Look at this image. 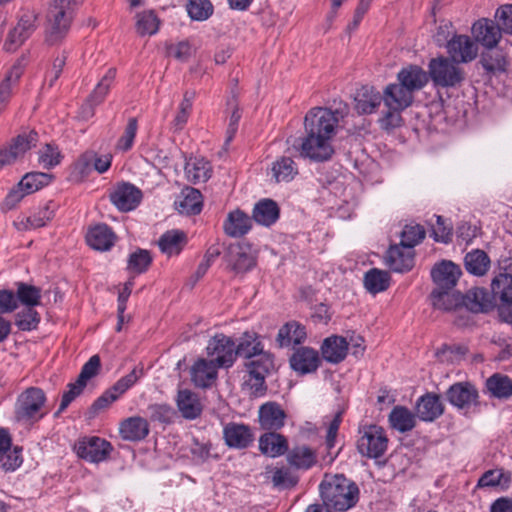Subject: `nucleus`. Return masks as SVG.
<instances>
[{
    "label": "nucleus",
    "instance_id": "c03bdc74",
    "mask_svg": "<svg viewBox=\"0 0 512 512\" xmlns=\"http://www.w3.org/2000/svg\"><path fill=\"white\" fill-rule=\"evenodd\" d=\"M390 274L387 271L372 268L363 279L365 289L373 295L386 291L390 286Z\"/></svg>",
    "mask_w": 512,
    "mask_h": 512
},
{
    "label": "nucleus",
    "instance_id": "ddd939ff",
    "mask_svg": "<svg viewBox=\"0 0 512 512\" xmlns=\"http://www.w3.org/2000/svg\"><path fill=\"white\" fill-rule=\"evenodd\" d=\"M76 453L91 463L105 461L113 450L110 442L97 436L84 437L75 445Z\"/></svg>",
    "mask_w": 512,
    "mask_h": 512
},
{
    "label": "nucleus",
    "instance_id": "680f3d73",
    "mask_svg": "<svg viewBox=\"0 0 512 512\" xmlns=\"http://www.w3.org/2000/svg\"><path fill=\"white\" fill-rule=\"evenodd\" d=\"M152 421L160 423H171L176 414L175 410L168 404H154L148 407Z\"/></svg>",
    "mask_w": 512,
    "mask_h": 512
},
{
    "label": "nucleus",
    "instance_id": "7c9ffc66",
    "mask_svg": "<svg viewBox=\"0 0 512 512\" xmlns=\"http://www.w3.org/2000/svg\"><path fill=\"white\" fill-rule=\"evenodd\" d=\"M397 80L401 86L414 94L428 83L429 77L420 66L409 65L398 72Z\"/></svg>",
    "mask_w": 512,
    "mask_h": 512
},
{
    "label": "nucleus",
    "instance_id": "a878e982",
    "mask_svg": "<svg viewBox=\"0 0 512 512\" xmlns=\"http://www.w3.org/2000/svg\"><path fill=\"white\" fill-rule=\"evenodd\" d=\"M176 210L184 215H197L203 207L201 192L193 187H184L174 202Z\"/></svg>",
    "mask_w": 512,
    "mask_h": 512
},
{
    "label": "nucleus",
    "instance_id": "de8ad7c7",
    "mask_svg": "<svg viewBox=\"0 0 512 512\" xmlns=\"http://www.w3.org/2000/svg\"><path fill=\"white\" fill-rule=\"evenodd\" d=\"M56 205L53 202L45 204L32 216L17 223L18 229H36L46 225L54 217Z\"/></svg>",
    "mask_w": 512,
    "mask_h": 512
},
{
    "label": "nucleus",
    "instance_id": "69168bd1",
    "mask_svg": "<svg viewBox=\"0 0 512 512\" xmlns=\"http://www.w3.org/2000/svg\"><path fill=\"white\" fill-rule=\"evenodd\" d=\"M101 368V360L99 355H93L90 359L82 366L80 374L77 379L81 383L87 385L88 380L95 377Z\"/></svg>",
    "mask_w": 512,
    "mask_h": 512
},
{
    "label": "nucleus",
    "instance_id": "8fccbe9b",
    "mask_svg": "<svg viewBox=\"0 0 512 512\" xmlns=\"http://www.w3.org/2000/svg\"><path fill=\"white\" fill-rule=\"evenodd\" d=\"M22 74V69L20 66H13L10 71L7 73L5 78L0 83V113L7 106L11 94L12 88L15 86Z\"/></svg>",
    "mask_w": 512,
    "mask_h": 512
},
{
    "label": "nucleus",
    "instance_id": "72a5a7b5",
    "mask_svg": "<svg viewBox=\"0 0 512 512\" xmlns=\"http://www.w3.org/2000/svg\"><path fill=\"white\" fill-rule=\"evenodd\" d=\"M259 449L264 455L272 458L287 455L288 441L285 436L271 431L259 438Z\"/></svg>",
    "mask_w": 512,
    "mask_h": 512
},
{
    "label": "nucleus",
    "instance_id": "b1692460",
    "mask_svg": "<svg viewBox=\"0 0 512 512\" xmlns=\"http://www.w3.org/2000/svg\"><path fill=\"white\" fill-rule=\"evenodd\" d=\"M429 301L434 309L449 312L461 307V293L455 288L436 286L429 295Z\"/></svg>",
    "mask_w": 512,
    "mask_h": 512
},
{
    "label": "nucleus",
    "instance_id": "393cba45",
    "mask_svg": "<svg viewBox=\"0 0 512 512\" xmlns=\"http://www.w3.org/2000/svg\"><path fill=\"white\" fill-rule=\"evenodd\" d=\"M348 347L346 338L338 335L329 336L323 340L320 347L322 359L331 364H339L346 358Z\"/></svg>",
    "mask_w": 512,
    "mask_h": 512
},
{
    "label": "nucleus",
    "instance_id": "473e14b6",
    "mask_svg": "<svg viewBox=\"0 0 512 512\" xmlns=\"http://www.w3.org/2000/svg\"><path fill=\"white\" fill-rule=\"evenodd\" d=\"M184 171L189 182L193 184L205 183L211 178L212 166L204 158L191 157L186 161Z\"/></svg>",
    "mask_w": 512,
    "mask_h": 512
},
{
    "label": "nucleus",
    "instance_id": "1a4fd4ad",
    "mask_svg": "<svg viewBox=\"0 0 512 512\" xmlns=\"http://www.w3.org/2000/svg\"><path fill=\"white\" fill-rule=\"evenodd\" d=\"M207 359L219 368L232 367L237 359L236 342L232 337L217 333L211 337L205 348Z\"/></svg>",
    "mask_w": 512,
    "mask_h": 512
},
{
    "label": "nucleus",
    "instance_id": "c756f323",
    "mask_svg": "<svg viewBox=\"0 0 512 512\" xmlns=\"http://www.w3.org/2000/svg\"><path fill=\"white\" fill-rule=\"evenodd\" d=\"M116 76V69L110 68L96 85L88 98V104L83 106V117L88 118L94 114V106L103 102L112 86Z\"/></svg>",
    "mask_w": 512,
    "mask_h": 512
},
{
    "label": "nucleus",
    "instance_id": "f8f14e48",
    "mask_svg": "<svg viewBox=\"0 0 512 512\" xmlns=\"http://www.w3.org/2000/svg\"><path fill=\"white\" fill-rule=\"evenodd\" d=\"M39 141V135L35 130L23 132L13 138L9 145L0 148V169L13 164L28 150L35 147Z\"/></svg>",
    "mask_w": 512,
    "mask_h": 512
},
{
    "label": "nucleus",
    "instance_id": "0e129e2a",
    "mask_svg": "<svg viewBox=\"0 0 512 512\" xmlns=\"http://www.w3.org/2000/svg\"><path fill=\"white\" fill-rule=\"evenodd\" d=\"M120 396L113 390L112 387L107 389L101 396H99L89 408V413L92 416L99 414L102 410L109 407Z\"/></svg>",
    "mask_w": 512,
    "mask_h": 512
},
{
    "label": "nucleus",
    "instance_id": "a211bd4d",
    "mask_svg": "<svg viewBox=\"0 0 512 512\" xmlns=\"http://www.w3.org/2000/svg\"><path fill=\"white\" fill-rule=\"evenodd\" d=\"M286 460L290 467L307 471L318 463L317 450L306 444H294L288 449Z\"/></svg>",
    "mask_w": 512,
    "mask_h": 512
},
{
    "label": "nucleus",
    "instance_id": "774afa93",
    "mask_svg": "<svg viewBox=\"0 0 512 512\" xmlns=\"http://www.w3.org/2000/svg\"><path fill=\"white\" fill-rule=\"evenodd\" d=\"M495 18L501 31L512 34V5H504L496 11Z\"/></svg>",
    "mask_w": 512,
    "mask_h": 512
},
{
    "label": "nucleus",
    "instance_id": "ea45409f",
    "mask_svg": "<svg viewBox=\"0 0 512 512\" xmlns=\"http://www.w3.org/2000/svg\"><path fill=\"white\" fill-rule=\"evenodd\" d=\"M187 244V235L182 230H168L158 240V246L162 253L178 255Z\"/></svg>",
    "mask_w": 512,
    "mask_h": 512
},
{
    "label": "nucleus",
    "instance_id": "6ab92c4d",
    "mask_svg": "<svg viewBox=\"0 0 512 512\" xmlns=\"http://www.w3.org/2000/svg\"><path fill=\"white\" fill-rule=\"evenodd\" d=\"M218 369L211 360L206 358L197 359L190 368L191 381L195 387L211 388L218 377Z\"/></svg>",
    "mask_w": 512,
    "mask_h": 512
},
{
    "label": "nucleus",
    "instance_id": "c85d7f7f",
    "mask_svg": "<svg viewBox=\"0 0 512 512\" xmlns=\"http://www.w3.org/2000/svg\"><path fill=\"white\" fill-rule=\"evenodd\" d=\"M286 413L276 402H267L259 408V423L269 431H277L285 424Z\"/></svg>",
    "mask_w": 512,
    "mask_h": 512
},
{
    "label": "nucleus",
    "instance_id": "c9c22d12",
    "mask_svg": "<svg viewBox=\"0 0 512 512\" xmlns=\"http://www.w3.org/2000/svg\"><path fill=\"white\" fill-rule=\"evenodd\" d=\"M382 101V94L374 87L362 86L355 96V108L360 114H371Z\"/></svg>",
    "mask_w": 512,
    "mask_h": 512
},
{
    "label": "nucleus",
    "instance_id": "dca6fc26",
    "mask_svg": "<svg viewBox=\"0 0 512 512\" xmlns=\"http://www.w3.org/2000/svg\"><path fill=\"white\" fill-rule=\"evenodd\" d=\"M450 58L457 63H468L478 54L475 42L466 35H455L447 43Z\"/></svg>",
    "mask_w": 512,
    "mask_h": 512
},
{
    "label": "nucleus",
    "instance_id": "bb28decb",
    "mask_svg": "<svg viewBox=\"0 0 512 512\" xmlns=\"http://www.w3.org/2000/svg\"><path fill=\"white\" fill-rule=\"evenodd\" d=\"M116 240V234L107 224H98L90 228L86 235L87 244L99 252L110 250Z\"/></svg>",
    "mask_w": 512,
    "mask_h": 512
},
{
    "label": "nucleus",
    "instance_id": "5701e85b",
    "mask_svg": "<svg viewBox=\"0 0 512 512\" xmlns=\"http://www.w3.org/2000/svg\"><path fill=\"white\" fill-rule=\"evenodd\" d=\"M473 313L488 312L495 307L491 293L485 288L475 287L461 294V307Z\"/></svg>",
    "mask_w": 512,
    "mask_h": 512
},
{
    "label": "nucleus",
    "instance_id": "49530a36",
    "mask_svg": "<svg viewBox=\"0 0 512 512\" xmlns=\"http://www.w3.org/2000/svg\"><path fill=\"white\" fill-rule=\"evenodd\" d=\"M389 422L395 430L406 433L411 431L415 425V415L404 406H396L389 414Z\"/></svg>",
    "mask_w": 512,
    "mask_h": 512
},
{
    "label": "nucleus",
    "instance_id": "e2e57ef3",
    "mask_svg": "<svg viewBox=\"0 0 512 512\" xmlns=\"http://www.w3.org/2000/svg\"><path fill=\"white\" fill-rule=\"evenodd\" d=\"M222 266L236 274L245 273L256 266V258H224Z\"/></svg>",
    "mask_w": 512,
    "mask_h": 512
},
{
    "label": "nucleus",
    "instance_id": "f257e3e1",
    "mask_svg": "<svg viewBox=\"0 0 512 512\" xmlns=\"http://www.w3.org/2000/svg\"><path fill=\"white\" fill-rule=\"evenodd\" d=\"M347 113L345 104L334 111L323 107L311 108L304 118L306 137L301 141L300 155L317 162L329 160L334 153L331 140L340 119Z\"/></svg>",
    "mask_w": 512,
    "mask_h": 512
},
{
    "label": "nucleus",
    "instance_id": "2f4dec72",
    "mask_svg": "<svg viewBox=\"0 0 512 512\" xmlns=\"http://www.w3.org/2000/svg\"><path fill=\"white\" fill-rule=\"evenodd\" d=\"M252 219L244 211L235 209L228 213L223 223L224 232L231 237H242L251 230Z\"/></svg>",
    "mask_w": 512,
    "mask_h": 512
},
{
    "label": "nucleus",
    "instance_id": "a19ab883",
    "mask_svg": "<svg viewBox=\"0 0 512 512\" xmlns=\"http://www.w3.org/2000/svg\"><path fill=\"white\" fill-rule=\"evenodd\" d=\"M279 213V207L275 201L263 199L255 204L252 218L258 224L270 226L277 221Z\"/></svg>",
    "mask_w": 512,
    "mask_h": 512
},
{
    "label": "nucleus",
    "instance_id": "4d7b16f0",
    "mask_svg": "<svg viewBox=\"0 0 512 512\" xmlns=\"http://www.w3.org/2000/svg\"><path fill=\"white\" fill-rule=\"evenodd\" d=\"M38 154V161L44 169H51L59 165L62 160L61 152L52 143H46Z\"/></svg>",
    "mask_w": 512,
    "mask_h": 512
},
{
    "label": "nucleus",
    "instance_id": "39448f33",
    "mask_svg": "<svg viewBox=\"0 0 512 512\" xmlns=\"http://www.w3.org/2000/svg\"><path fill=\"white\" fill-rule=\"evenodd\" d=\"M45 392L39 387L26 388L15 403V418L24 424H35L47 415Z\"/></svg>",
    "mask_w": 512,
    "mask_h": 512
},
{
    "label": "nucleus",
    "instance_id": "052dcab7",
    "mask_svg": "<svg viewBox=\"0 0 512 512\" xmlns=\"http://www.w3.org/2000/svg\"><path fill=\"white\" fill-rule=\"evenodd\" d=\"M144 375V368L142 365H138L133 368V370L121 377L113 386V390L121 396L128 389H130L141 377Z\"/></svg>",
    "mask_w": 512,
    "mask_h": 512
},
{
    "label": "nucleus",
    "instance_id": "6e6d98bb",
    "mask_svg": "<svg viewBox=\"0 0 512 512\" xmlns=\"http://www.w3.org/2000/svg\"><path fill=\"white\" fill-rule=\"evenodd\" d=\"M186 8L190 18L196 21H204L213 13L210 0H189Z\"/></svg>",
    "mask_w": 512,
    "mask_h": 512
},
{
    "label": "nucleus",
    "instance_id": "79ce46f5",
    "mask_svg": "<svg viewBox=\"0 0 512 512\" xmlns=\"http://www.w3.org/2000/svg\"><path fill=\"white\" fill-rule=\"evenodd\" d=\"M480 63L482 67L489 73L504 72L508 66L507 54L503 48H487L481 54Z\"/></svg>",
    "mask_w": 512,
    "mask_h": 512
},
{
    "label": "nucleus",
    "instance_id": "13d9d810",
    "mask_svg": "<svg viewBox=\"0 0 512 512\" xmlns=\"http://www.w3.org/2000/svg\"><path fill=\"white\" fill-rule=\"evenodd\" d=\"M159 20L152 11L143 12L137 15L136 30L138 34L153 35L158 31Z\"/></svg>",
    "mask_w": 512,
    "mask_h": 512
},
{
    "label": "nucleus",
    "instance_id": "5fc2aeb1",
    "mask_svg": "<svg viewBox=\"0 0 512 512\" xmlns=\"http://www.w3.org/2000/svg\"><path fill=\"white\" fill-rule=\"evenodd\" d=\"M52 179V174L44 172H30L23 176L20 181V186H24L25 192L31 194L48 185Z\"/></svg>",
    "mask_w": 512,
    "mask_h": 512
},
{
    "label": "nucleus",
    "instance_id": "20e7f679",
    "mask_svg": "<svg viewBox=\"0 0 512 512\" xmlns=\"http://www.w3.org/2000/svg\"><path fill=\"white\" fill-rule=\"evenodd\" d=\"M413 98V94L399 83L387 85L382 93V100L387 109L381 119L382 126L386 129L400 126L401 112L412 104Z\"/></svg>",
    "mask_w": 512,
    "mask_h": 512
},
{
    "label": "nucleus",
    "instance_id": "0eeeda50",
    "mask_svg": "<svg viewBox=\"0 0 512 512\" xmlns=\"http://www.w3.org/2000/svg\"><path fill=\"white\" fill-rule=\"evenodd\" d=\"M458 64L444 56L432 58L428 64V77L435 87L456 88L465 79V72Z\"/></svg>",
    "mask_w": 512,
    "mask_h": 512
},
{
    "label": "nucleus",
    "instance_id": "e433bc0d",
    "mask_svg": "<svg viewBox=\"0 0 512 512\" xmlns=\"http://www.w3.org/2000/svg\"><path fill=\"white\" fill-rule=\"evenodd\" d=\"M176 402L179 411L185 419H196L202 413V404L197 394L191 390H179Z\"/></svg>",
    "mask_w": 512,
    "mask_h": 512
},
{
    "label": "nucleus",
    "instance_id": "9b49d317",
    "mask_svg": "<svg viewBox=\"0 0 512 512\" xmlns=\"http://www.w3.org/2000/svg\"><path fill=\"white\" fill-rule=\"evenodd\" d=\"M446 400L466 415L471 408L480 405L479 392L475 385L468 381L456 382L445 392Z\"/></svg>",
    "mask_w": 512,
    "mask_h": 512
},
{
    "label": "nucleus",
    "instance_id": "603ef678",
    "mask_svg": "<svg viewBox=\"0 0 512 512\" xmlns=\"http://www.w3.org/2000/svg\"><path fill=\"white\" fill-rule=\"evenodd\" d=\"M426 231L420 224H407L403 227L400 237V246L412 249L422 242L425 238Z\"/></svg>",
    "mask_w": 512,
    "mask_h": 512
},
{
    "label": "nucleus",
    "instance_id": "4468645a",
    "mask_svg": "<svg viewBox=\"0 0 512 512\" xmlns=\"http://www.w3.org/2000/svg\"><path fill=\"white\" fill-rule=\"evenodd\" d=\"M322 358L317 350L308 346L294 349L289 358L290 368L298 375L312 374L318 370Z\"/></svg>",
    "mask_w": 512,
    "mask_h": 512
},
{
    "label": "nucleus",
    "instance_id": "bf43d9fd",
    "mask_svg": "<svg viewBox=\"0 0 512 512\" xmlns=\"http://www.w3.org/2000/svg\"><path fill=\"white\" fill-rule=\"evenodd\" d=\"M85 387V383L79 382L78 379H76L74 383H69L67 385V390L62 395L59 408L55 412L54 416L59 417L60 414L63 413L67 409V407L72 403V401H74L76 397L82 394Z\"/></svg>",
    "mask_w": 512,
    "mask_h": 512
},
{
    "label": "nucleus",
    "instance_id": "864d4df0",
    "mask_svg": "<svg viewBox=\"0 0 512 512\" xmlns=\"http://www.w3.org/2000/svg\"><path fill=\"white\" fill-rule=\"evenodd\" d=\"M194 98V91H186L184 93L183 100L179 105V111L172 122L174 131H181L184 128L190 116Z\"/></svg>",
    "mask_w": 512,
    "mask_h": 512
},
{
    "label": "nucleus",
    "instance_id": "4be33fe9",
    "mask_svg": "<svg viewBox=\"0 0 512 512\" xmlns=\"http://www.w3.org/2000/svg\"><path fill=\"white\" fill-rule=\"evenodd\" d=\"M462 271L458 265L443 259L436 263L431 270L433 283L438 287L455 288Z\"/></svg>",
    "mask_w": 512,
    "mask_h": 512
},
{
    "label": "nucleus",
    "instance_id": "7ed1b4c3",
    "mask_svg": "<svg viewBox=\"0 0 512 512\" xmlns=\"http://www.w3.org/2000/svg\"><path fill=\"white\" fill-rule=\"evenodd\" d=\"M244 386L253 397H262L267 392L266 378L276 370L275 357L269 351L245 361Z\"/></svg>",
    "mask_w": 512,
    "mask_h": 512
},
{
    "label": "nucleus",
    "instance_id": "cd10ccee",
    "mask_svg": "<svg viewBox=\"0 0 512 512\" xmlns=\"http://www.w3.org/2000/svg\"><path fill=\"white\" fill-rule=\"evenodd\" d=\"M477 42L486 48L495 47L501 38V29L497 23L489 19H480L472 27Z\"/></svg>",
    "mask_w": 512,
    "mask_h": 512
},
{
    "label": "nucleus",
    "instance_id": "37998d69",
    "mask_svg": "<svg viewBox=\"0 0 512 512\" xmlns=\"http://www.w3.org/2000/svg\"><path fill=\"white\" fill-rule=\"evenodd\" d=\"M271 174L276 183L290 182L298 174V167L291 157L281 156L272 163Z\"/></svg>",
    "mask_w": 512,
    "mask_h": 512
},
{
    "label": "nucleus",
    "instance_id": "338daca9",
    "mask_svg": "<svg viewBox=\"0 0 512 512\" xmlns=\"http://www.w3.org/2000/svg\"><path fill=\"white\" fill-rule=\"evenodd\" d=\"M22 448L19 446H15L12 450L5 452V456L2 458V469L5 472H13L18 469L22 462Z\"/></svg>",
    "mask_w": 512,
    "mask_h": 512
},
{
    "label": "nucleus",
    "instance_id": "4c0bfd02",
    "mask_svg": "<svg viewBox=\"0 0 512 512\" xmlns=\"http://www.w3.org/2000/svg\"><path fill=\"white\" fill-rule=\"evenodd\" d=\"M120 435L127 441H141L149 434V424L142 417L134 416L124 420L120 425Z\"/></svg>",
    "mask_w": 512,
    "mask_h": 512
},
{
    "label": "nucleus",
    "instance_id": "412c9836",
    "mask_svg": "<svg viewBox=\"0 0 512 512\" xmlns=\"http://www.w3.org/2000/svg\"><path fill=\"white\" fill-rule=\"evenodd\" d=\"M223 438L229 448L246 449L254 441V434L248 425L230 422L223 428Z\"/></svg>",
    "mask_w": 512,
    "mask_h": 512
},
{
    "label": "nucleus",
    "instance_id": "f704fd0d",
    "mask_svg": "<svg viewBox=\"0 0 512 512\" xmlns=\"http://www.w3.org/2000/svg\"><path fill=\"white\" fill-rule=\"evenodd\" d=\"M264 351V345L260 340V336L254 331L244 332L236 344L237 357H243L246 361L258 356Z\"/></svg>",
    "mask_w": 512,
    "mask_h": 512
},
{
    "label": "nucleus",
    "instance_id": "09e8293b",
    "mask_svg": "<svg viewBox=\"0 0 512 512\" xmlns=\"http://www.w3.org/2000/svg\"><path fill=\"white\" fill-rule=\"evenodd\" d=\"M17 303L26 307H36L41 303V289L25 282H16Z\"/></svg>",
    "mask_w": 512,
    "mask_h": 512
},
{
    "label": "nucleus",
    "instance_id": "6e6552de",
    "mask_svg": "<svg viewBox=\"0 0 512 512\" xmlns=\"http://www.w3.org/2000/svg\"><path fill=\"white\" fill-rule=\"evenodd\" d=\"M359 435L357 450L362 456L377 459L384 455L388 446V438L382 427L378 425L361 426Z\"/></svg>",
    "mask_w": 512,
    "mask_h": 512
},
{
    "label": "nucleus",
    "instance_id": "2eb2a0df",
    "mask_svg": "<svg viewBox=\"0 0 512 512\" xmlns=\"http://www.w3.org/2000/svg\"><path fill=\"white\" fill-rule=\"evenodd\" d=\"M37 18L38 15L34 11H26L21 15L5 41L4 47L7 51H15L33 34Z\"/></svg>",
    "mask_w": 512,
    "mask_h": 512
},
{
    "label": "nucleus",
    "instance_id": "423d86ee",
    "mask_svg": "<svg viewBox=\"0 0 512 512\" xmlns=\"http://www.w3.org/2000/svg\"><path fill=\"white\" fill-rule=\"evenodd\" d=\"M73 0H52L47 14L46 42L55 45L67 35L73 19Z\"/></svg>",
    "mask_w": 512,
    "mask_h": 512
},
{
    "label": "nucleus",
    "instance_id": "aec40b11",
    "mask_svg": "<svg viewBox=\"0 0 512 512\" xmlns=\"http://www.w3.org/2000/svg\"><path fill=\"white\" fill-rule=\"evenodd\" d=\"M415 410L420 420L433 422L444 414L445 406L439 394L427 392L418 398Z\"/></svg>",
    "mask_w": 512,
    "mask_h": 512
},
{
    "label": "nucleus",
    "instance_id": "a18cd8bd",
    "mask_svg": "<svg viewBox=\"0 0 512 512\" xmlns=\"http://www.w3.org/2000/svg\"><path fill=\"white\" fill-rule=\"evenodd\" d=\"M486 388L494 398L508 400L512 397V380L507 375L493 374L486 380Z\"/></svg>",
    "mask_w": 512,
    "mask_h": 512
},
{
    "label": "nucleus",
    "instance_id": "f03ea898",
    "mask_svg": "<svg viewBox=\"0 0 512 512\" xmlns=\"http://www.w3.org/2000/svg\"><path fill=\"white\" fill-rule=\"evenodd\" d=\"M319 491L324 506L331 512H345L359 501L360 491L357 484L342 474L322 480Z\"/></svg>",
    "mask_w": 512,
    "mask_h": 512
},
{
    "label": "nucleus",
    "instance_id": "58836bf2",
    "mask_svg": "<svg viewBox=\"0 0 512 512\" xmlns=\"http://www.w3.org/2000/svg\"><path fill=\"white\" fill-rule=\"evenodd\" d=\"M306 337L305 326L296 321H290L279 329L276 341L280 347H288L292 344H301L305 341Z\"/></svg>",
    "mask_w": 512,
    "mask_h": 512
},
{
    "label": "nucleus",
    "instance_id": "9d476101",
    "mask_svg": "<svg viewBox=\"0 0 512 512\" xmlns=\"http://www.w3.org/2000/svg\"><path fill=\"white\" fill-rule=\"evenodd\" d=\"M491 296L503 321L512 324V275L500 273L491 283Z\"/></svg>",
    "mask_w": 512,
    "mask_h": 512
},
{
    "label": "nucleus",
    "instance_id": "f3484780",
    "mask_svg": "<svg viewBox=\"0 0 512 512\" xmlns=\"http://www.w3.org/2000/svg\"><path fill=\"white\" fill-rule=\"evenodd\" d=\"M110 201L122 212L134 210L142 199V192L130 183L118 185L110 193Z\"/></svg>",
    "mask_w": 512,
    "mask_h": 512
},
{
    "label": "nucleus",
    "instance_id": "3c124183",
    "mask_svg": "<svg viewBox=\"0 0 512 512\" xmlns=\"http://www.w3.org/2000/svg\"><path fill=\"white\" fill-rule=\"evenodd\" d=\"M41 321L40 314L35 307H26L15 314V325L20 331H32L37 329Z\"/></svg>",
    "mask_w": 512,
    "mask_h": 512
}]
</instances>
